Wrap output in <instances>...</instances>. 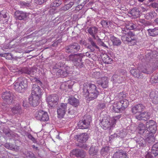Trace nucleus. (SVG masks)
Masks as SVG:
<instances>
[{"label":"nucleus","instance_id":"obj_1","mask_svg":"<svg viewBox=\"0 0 158 158\" xmlns=\"http://www.w3.org/2000/svg\"><path fill=\"white\" fill-rule=\"evenodd\" d=\"M118 96L119 100L113 104L112 109L115 112H122L128 106L129 102L127 99H125L126 96L123 92L119 93Z\"/></svg>","mask_w":158,"mask_h":158},{"label":"nucleus","instance_id":"obj_2","mask_svg":"<svg viewBox=\"0 0 158 158\" xmlns=\"http://www.w3.org/2000/svg\"><path fill=\"white\" fill-rule=\"evenodd\" d=\"M90 52H87L83 53H77L75 54H70L66 58L67 60L71 61L73 63L74 66L78 68H81L83 67V62H82V59L85 56H86L88 57H91V54Z\"/></svg>","mask_w":158,"mask_h":158},{"label":"nucleus","instance_id":"obj_3","mask_svg":"<svg viewBox=\"0 0 158 158\" xmlns=\"http://www.w3.org/2000/svg\"><path fill=\"white\" fill-rule=\"evenodd\" d=\"M54 69H59L56 73L60 77H64L71 73L73 70L72 67H70L65 64L64 62H60L56 63L54 66Z\"/></svg>","mask_w":158,"mask_h":158},{"label":"nucleus","instance_id":"obj_4","mask_svg":"<svg viewBox=\"0 0 158 158\" xmlns=\"http://www.w3.org/2000/svg\"><path fill=\"white\" fill-rule=\"evenodd\" d=\"M14 89L18 92L21 93L24 92L28 87L27 79L25 77L18 78L13 84Z\"/></svg>","mask_w":158,"mask_h":158},{"label":"nucleus","instance_id":"obj_5","mask_svg":"<svg viewBox=\"0 0 158 158\" xmlns=\"http://www.w3.org/2000/svg\"><path fill=\"white\" fill-rule=\"evenodd\" d=\"M80 46L77 43H74L70 44L64 48L65 52L71 54H75L80 49Z\"/></svg>","mask_w":158,"mask_h":158},{"label":"nucleus","instance_id":"obj_6","mask_svg":"<svg viewBox=\"0 0 158 158\" xmlns=\"http://www.w3.org/2000/svg\"><path fill=\"white\" fill-rule=\"evenodd\" d=\"M97 90V87L95 85L89 84L84 85L83 93L85 97H87L92 93Z\"/></svg>","mask_w":158,"mask_h":158},{"label":"nucleus","instance_id":"obj_7","mask_svg":"<svg viewBox=\"0 0 158 158\" xmlns=\"http://www.w3.org/2000/svg\"><path fill=\"white\" fill-rule=\"evenodd\" d=\"M126 72L125 70H121L119 72H116L112 76L114 82L118 83H121L125 78Z\"/></svg>","mask_w":158,"mask_h":158},{"label":"nucleus","instance_id":"obj_8","mask_svg":"<svg viewBox=\"0 0 158 158\" xmlns=\"http://www.w3.org/2000/svg\"><path fill=\"white\" fill-rule=\"evenodd\" d=\"M35 116L36 119L42 122H47L49 119L48 113L41 110H40L36 112Z\"/></svg>","mask_w":158,"mask_h":158},{"label":"nucleus","instance_id":"obj_9","mask_svg":"<svg viewBox=\"0 0 158 158\" xmlns=\"http://www.w3.org/2000/svg\"><path fill=\"white\" fill-rule=\"evenodd\" d=\"M13 95L10 91H6L2 94V98L6 103L8 104H11L14 103Z\"/></svg>","mask_w":158,"mask_h":158},{"label":"nucleus","instance_id":"obj_10","mask_svg":"<svg viewBox=\"0 0 158 158\" xmlns=\"http://www.w3.org/2000/svg\"><path fill=\"white\" fill-rule=\"evenodd\" d=\"M110 118H104L102 119V121H100L101 123V127L104 130L109 129H111L112 128L114 127V125H112L113 123H112Z\"/></svg>","mask_w":158,"mask_h":158},{"label":"nucleus","instance_id":"obj_11","mask_svg":"<svg viewBox=\"0 0 158 158\" xmlns=\"http://www.w3.org/2000/svg\"><path fill=\"white\" fill-rule=\"evenodd\" d=\"M67 109V104L66 103L59 104L57 108V113L58 118H63Z\"/></svg>","mask_w":158,"mask_h":158},{"label":"nucleus","instance_id":"obj_12","mask_svg":"<svg viewBox=\"0 0 158 158\" xmlns=\"http://www.w3.org/2000/svg\"><path fill=\"white\" fill-rule=\"evenodd\" d=\"M135 35L133 32L131 31L127 32L126 40L129 45L132 46L136 44L137 40L135 38H133Z\"/></svg>","mask_w":158,"mask_h":158},{"label":"nucleus","instance_id":"obj_13","mask_svg":"<svg viewBox=\"0 0 158 158\" xmlns=\"http://www.w3.org/2000/svg\"><path fill=\"white\" fill-rule=\"evenodd\" d=\"M94 38L89 37L88 38V45L86 48L89 50L90 52H94L96 49H99V47L97 46L94 40Z\"/></svg>","mask_w":158,"mask_h":158},{"label":"nucleus","instance_id":"obj_14","mask_svg":"<svg viewBox=\"0 0 158 158\" xmlns=\"http://www.w3.org/2000/svg\"><path fill=\"white\" fill-rule=\"evenodd\" d=\"M137 130L139 131L138 133L145 138L150 134L149 133V131L146 129V127L143 123H140L137 127Z\"/></svg>","mask_w":158,"mask_h":158},{"label":"nucleus","instance_id":"obj_15","mask_svg":"<svg viewBox=\"0 0 158 158\" xmlns=\"http://www.w3.org/2000/svg\"><path fill=\"white\" fill-rule=\"evenodd\" d=\"M46 100L49 105L53 107L54 104H58L59 97L56 94H53L48 96Z\"/></svg>","mask_w":158,"mask_h":158},{"label":"nucleus","instance_id":"obj_16","mask_svg":"<svg viewBox=\"0 0 158 158\" xmlns=\"http://www.w3.org/2000/svg\"><path fill=\"white\" fill-rule=\"evenodd\" d=\"M42 90V89L38 85L33 84L31 90V95L41 97Z\"/></svg>","mask_w":158,"mask_h":158},{"label":"nucleus","instance_id":"obj_17","mask_svg":"<svg viewBox=\"0 0 158 158\" xmlns=\"http://www.w3.org/2000/svg\"><path fill=\"white\" fill-rule=\"evenodd\" d=\"M145 106L142 104H138L132 107L131 111L133 114L143 112L145 109Z\"/></svg>","mask_w":158,"mask_h":158},{"label":"nucleus","instance_id":"obj_18","mask_svg":"<svg viewBox=\"0 0 158 158\" xmlns=\"http://www.w3.org/2000/svg\"><path fill=\"white\" fill-rule=\"evenodd\" d=\"M70 155H75L77 157L84 158L86 156V153L83 150L80 149L73 150L70 153Z\"/></svg>","mask_w":158,"mask_h":158},{"label":"nucleus","instance_id":"obj_19","mask_svg":"<svg viewBox=\"0 0 158 158\" xmlns=\"http://www.w3.org/2000/svg\"><path fill=\"white\" fill-rule=\"evenodd\" d=\"M40 98L31 95L29 98V104L33 107L37 106L39 104Z\"/></svg>","mask_w":158,"mask_h":158},{"label":"nucleus","instance_id":"obj_20","mask_svg":"<svg viewBox=\"0 0 158 158\" xmlns=\"http://www.w3.org/2000/svg\"><path fill=\"white\" fill-rule=\"evenodd\" d=\"M135 142L137 145H139L140 147H143L146 146V141L143 137L139 136H137L134 138Z\"/></svg>","mask_w":158,"mask_h":158},{"label":"nucleus","instance_id":"obj_21","mask_svg":"<svg viewBox=\"0 0 158 158\" xmlns=\"http://www.w3.org/2000/svg\"><path fill=\"white\" fill-rule=\"evenodd\" d=\"M8 14L5 9L0 11V22L4 23L7 21Z\"/></svg>","mask_w":158,"mask_h":158},{"label":"nucleus","instance_id":"obj_22","mask_svg":"<svg viewBox=\"0 0 158 158\" xmlns=\"http://www.w3.org/2000/svg\"><path fill=\"white\" fill-rule=\"evenodd\" d=\"M87 31L91 35L94 40L96 39V35L98 33V28L95 26L87 28Z\"/></svg>","mask_w":158,"mask_h":158},{"label":"nucleus","instance_id":"obj_23","mask_svg":"<svg viewBox=\"0 0 158 158\" xmlns=\"http://www.w3.org/2000/svg\"><path fill=\"white\" fill-rule=\"evenodd\" d=\"M98 84L102 88H106L108 85V80L106 77H102L101 79L97 81Z\"/></svg>","mask_w":158,"mask_h":158},{"label":"nucleus","instance_id":"obj_24","mask_svg":"<svg viewBox=\"0 0 158 158\" xmlns=\"http://www.w3.org/2000/svg\"><path fill=\"white\" fill-rule=\"evenodd\" d=\"M68 103L73 106L76 107L79 104L78 99L76 98L74 96H71L69 97L68 99Z\"/></svg>","mask_w":158,"mask_h":158},{"label":"nucleus","instance_id":"obj_25","mask_svg":"<svg viewBox=\"0 0 158 158\" xmlns=\"http://www.w3.org/2000/svg\"><path fill=\"white\" fill-rule=\"evenodd\" d=\"M15 18L20 20H23L27 17L25 13L22 11H17L15 13Z\"/></svg>","mask_w":158,"mask_h":158},{"label":"nucleus","instance_id":"obj_26","mask_svg":"<svg viewBox=\"0 0 158 158\" xmlns=\"http://www.w3.org/2000/svg\"><path fill=\"white\" fill-rule=\"evenodd\" d=\"M11 112L14 115L20 114L22 113V109L19 104L14 106L11 109Z\"/></svg>","mask_w":158,"mask_h":158},{"label":"nucleus","instance_id":"obj_27","mask_svg":"<svg viewBox=\"0 0 158 158\" xmlns=\"http://www.w3.org/2000/svg\"><path fill=\"white\" fill-rule=\"evenodd\" d=\"M110 40L114 46H119L121 45L122 42L120 39L113 35H110Z\"/></svg>","mask_w":158,"mask_h":158},{"label":"nucleus","instance_id":"obj_28","mask_svg":"<svg viewBox=\"0 0 158 158\" xmlns=\"http://www.w3.org/2000/svg\"><path fill=\"white\" fill-rule=\"evenodd\" d=\"M4 146L7 149L12 150L16 151L19 149V147L17 146L15 143H6Z\"/></svg>","mask_w":158,"mask_h":158},{"label":"nucleus","instance_id":"obj_29","mask_svg":"<svg viewBox=\"0 0 158 158\" xmlns=\"http://www.w3.org/2000/svg\"><path fill=\"white\" fill-rule=\"evenodd\" d=\"M78 141L80 143L85 142L88 139V136L86 133H83L77 137Z\"/></svg>","mask_w":158,"mask_h":158},{"label":"nucleus","instance_id":"obj_30","mask_svg":"<svg viewBox=\"0 0 158 158\" xmlns=\"http://www.w3.org/2000/svg\"><path fill=\"white\" fill-rule=\"evenodd\" d=\"M130 73L134 77L137 78L142 77V74L138 69H131L130 70Z\"/></svg>","mask_w":158,"mask_h":158},{"label":"nucleus","instance_id":"obj_31","mask_svg":"<svg viewBox=\"0 0 158 158\" xmlns=\"http://www.w3.org/2000/svg\"><path fill=\"white\" fill-rule=\"evenodd\" d=\"M148 35L150 36L155 37L158 36V27L153 29H149L147 30Z\"/></svg>","mask_w":158,"mask_h":158},{"label":"nucleus","instance_id":"obj_32","mask_svg":"<svg viewBox=\"0 0 158 158\" xmlns=\"http://www.w3.org/2000/svg\"><path fill=\"white\" fill-rule=\"evenodd\" d=\"M102 58L103 61L106 64H111L112 62V59L111 58L110 56H109L106 54L103 55Z\"/></svg>","mask_w":158,"mask_h":158},{"label":"nucleus","instance_id":"obj_33","mask_svg":"<svg viewBox=\"0 0 158 158\" xmlns=\"http://www.w3.org/2000/svg\"><path fill=\"white\" fill-rule=\"evenodd\" d=\"M151 152L155 156L158 155V142L155 143L152 145Z\"/></svg>","mask_w":158,"mask_h":158},{"label":"nucleus","instance_id":"obj_34","mask_svg":"<svg viewBox=\"0 0 158 158\" xmlns=\"http://www.w3.org/2000/svg\"><path fill=\"white\" fill-rule=\"evenodd\" d=\"M20 71L22 73H25L29 75H32L33 72L32 68L27 67L23 68L20 69Z\"/></svg>","mask_w":158,"mask_h":158},{"label":"nucleus","instance_id":"obj_35","mask_svg":"<svg viewBox=\"0 0 158 158\" xmlns=\"http://www.w3.org/2000/svg\"><path fill=\"white\" fill-rule=\"evenodd\" d=\"M112 158H128V157H127V153L117 152L114 154Z\"/></svg>","mask_w":158,"mask_h":158},{"label":"nucleus","instance_id":"obj_36","mask_svg":"<svg viewBox=\"0 0 158 158\" xmlns=\"http://www.w3.org/2000/svg\"><path fill=\"white\" fill-rule=\"evenodd\" d=\"M81 118L85 123L86 125L89 127L90 125L91 122V118L90 115H85L84 116L81 117Z\"/></svg>","mask_w":158,"mask_h":158},{"label":"nucleus","instance_id":"obj_37","mask_svg":"<svg viewBox=\"0 0 158 158\" xmlns=\"http://www.w3.org/2000/svg\"><path fill=\"white\" fill-rule=\"evenodd\" d=\"M146 138L145 139L146 141V143H147L149 145L152 144L155 141V139L154 136L152 135H149L146 137Z\"/></svg>","mask_w":158,"mask_h":158},{"label":"nucleus","instance_id":"obj_38","mask_svg":"<svg viewBox=\"0 0 158 158\" xmlns=\"http://www.w3.org/2000/svg\"><path fill=\"white\" fill-rule=\"evenodd\" d=\"M99 94V92L97 90L94 91V92L92 93L89 95H88V99L89 101L92 100L96 99L98 97Z\"/></svg>","mask_w":158,"mask_h":158},{"label":"nucleus","instance_id":"obj_39","mask_svg":"<svg viewBox=\"0 0 158 158\" xmlns=\"http://www.w3.org/2000/svg\"><path fill=\"white\" fill-rule=\"evenodd\" d=\"M132 16L137 18L139 17L140 15V12L138 9L135 8H133L131 10L130 12Z\"/></svg>","mask_w":158,"mask_h":158},{"label":"nucleus","instance_id":"obj_40","mask_svg":"<svg viewBox=\"0 0 158 158\" xmlns=\"http://www.w3.org/2000/svg\"><path fill=\"white\" fill-rule=\"evenodd\" d=\"M78 125L79 127V128L80 129H86L88 127V126L86 125L85 123L83 121V120L81 118L79 121Z\"/></svg>","mask_w":158,"mask_h":158},{"label":"nucleus","instance_id":"obj_41","mask_svg":"<svg viewBox=\"0 0 158 158\" xmlns=\"http://www.w3.org/2000/svg\"><path fill=\"white\" fill-rule=\"evenodd\" d=\"M98 152V149L97 147L92 146L90 147L89 150V154L91 156H94L97 155Z\"/></svg>","mask_w":158,"mask_h":158},{"label":"nucleus","instance_id":"obj_42","mask_svg":"<svg viewBox=\"0 0 158 158\" xmlns=\"http://www.w3.org/2000/svg\"><path fill=\"white\" fill-rule=\"evenodd\" d=\"M110 148L108 146H106L102 148L101 151V153L102 155L105 156L107 154L110 150Z\"/></svg>","mask_w":158,"mask_h":158},{"label":"nucleus","instance_id":"obj_43","mask_svg":"<svg viewBox=\"0 0 158 158\" xmlns=\"http://www.w3.org/2000/svg\"><path fill=\"white\" fill-rule=\"evenodd\" d=\"M141 115L143 118V120H144L145 121H146L148 119H149L150 116V113L147 111L142 112H141Z\"/></svg>","mask_w":158,"mask_h":158},{"label":"nucleus","instance_id":"obj_44","mask_svg":"<svg viewBox=\"0 0 158 158\" xmlns=\"http://www.w3.org/2000/svg\"><path fill=\"white\" fill-rule=\"evenodd\" d=\"M62 0H56L50 4V7H58L62 3Z\"/></svg>","mask_w":158,"mask_h":158},{"label":"nucleus","instance_id":"obj_45","mask_svg":"<svg viewBox=\"0 0 158 158\" xmlns=\"http://www.w3.org/2000/svg\"><path fill=\"white\" fill-rule=\"evenodd\" d=\"M156 13L155 12H150L148 13L145 15V18L147 19H151L154 18Z\"/></svg>","mask_w":158,"mask_h":158},{"label":"nucleus","instance_id":"obj_46","mask_svg":"<svg viewBox=\"0 0 158 158\" xmlns=\"http://www.w3.org/2000/svg\"><path fill=\"white\" fill-rule=\"evenodd\" d=\"M73 2H70L68 4L65 5L62 8V10H67L70 8L74 4Z\"/></svg>","mask_w":158,"mask_h":158},{"label":"nucleus","instance_id":"obj_47","mask_svg":"<svg viewBox=\"0 0 158 158\" xmlns=\"http://www.w3.org/2000/svg\"><path fill=\"white\" fill-rule=\"evenodd\" d=\"M157 125H154L153 126H151L147 128V130L149 131V133L151 132L152 133H155L157 131Z\"/></svg>","mask_w":158,"mask_h":158},{"label":"nucleus","instance_id":"obj_48","mask_svg":"<svg viewBox=\"0 0 158 158\" xmlns=\"http://www.w3.org/2000/svg\"><path fill=\"white\" fill-rule=\"evenodd\" d=\"M154 125H157L156 123L153 120H149L146 122V126L147 128L153 126Z\"/></svg>","mask_w":158,"mask_h":158},{"label":"nucleus","instance_id":"obj_49","mask_svg":"<svg viewBox=\"0 0 158 158\" xmlns=\"http://www.w3.org/2000/svg\"><path fill=\"white\" fill-rule=\"evenodd\" d=\"M121 117V115H118L117 116H114L113 118H110L111 120V121H112V123H113L112 125H114L115 126V125L116 123V121L118 120Z\"/></svg>","mask_w":158,"mask_h":158},{"label":"nucleus","instance_id":"obj_50","mask_svg":"<svg viewBox=\"0 0 158 158\" xmlns=\"http://www.w3.org/2000/svg\"><path fill=\"white\" fill-rule=\"evenodd\" d=\"M76 110H74L72 108H70L69 109V111L68 112V115L72 116V118H73L74 117V115L76 114Z\"/></svg>","mask_w":158,"mask_h":158},{"label":"nucleus","instance_id":"obj_51","mask_svg":"<svg viewBox=\"0 0 158 158\" xmlns=\"http://www.w3.org/2000/svg\"><path fill=\"white\" fill-rule=\"evenodd\" d=\"M110 22H108L106 20H102L101 22V24L103 27L107 28L109 27V25L110 24Z\"/></svg>","mask_w":158,"mask_h":158},{"label":"nucleus","instance_id":"obj_52","mask_svg":"<svg viewBox=\"0 0 158 158\" xmlns=\"http://www.w3.org/2000/svg\"><path fill=\"white\" fill-rule=\"evenodd\" d=\"M128 27H126L127 29H128L129 30H139V29L137 28V27L136 25L133 23H131L129 24L128 26Z\"/></svg>","mask_w":158,"mask_h":158},{"label":"nucleus","instance_id":"obj_53","mask_svg":"<svg viewBox=\"0 0 158 158\" xmlns=\"http://www.w3.org/2000/svg\"><path fill=\"white\" fill-rule=\"evenodd\" d=\"M135 143L136 142L135 140L134 139V138L133 139H131L129 142V147L131 148H134L135 145Z\"/></svg>","mask_w":158,"mask_h":158},{"label":"nucleus","instance_id":"obj_54","mask_svg":"<svg viewBox=\"0 0 158 158\" xmlns=\"http://www.w3.org/2000/svg\"><path fill=\"white\" fill-rule=\"evenodd\" d=\"M20 3L21 6L23 7H29L31 6L30 3L24 2H21Z\"/></svg>","mask_w":158,"mask_h":158},{"label":"nucleus","instance_id":"obj_55","mask_svg":"<svg viewBox=\"0 0 158 158\" xmlns=\"http://www.w3.org/2000/svg\"><path fill=\"white\" fill-rule=\"evenodd\" d=\"M4 57L9 60H11L13 58L12 54L9 53H4Z\"/></svg>","mask_w":158,"mask_h":158},{"label":"nucleus","instance_id":"obj_56","mask_svg":"<svg viewBox=\"0 0 158 158\" xmlns=\"http://www.w3.org/2000/svg\"><path fill=\"white\" fill-rule=\"evenodd\" d=\"M141 112L138 113L135 115V118L139 120H143V118L141 115Z\"/></svg>","mask_w":158,"mask_h":158},{"label":"nucleus","instance_id":"obj_57","mask_svg":"<svg viewBox=\"0 0 158 158\" xmlns=\"http://www.w3.org/2000/svg\"><path fill=\"white\" fill-rule=\"evenodd\" d=\"M48 0H35V2L37 4L41 5L46 2Z\"/></svg>","mask_w":158,"mask_h":158},{"label":"nucleus","instance_id":"obj_58","mask_svg":"<svg viewBox=\"0 0 158 158\" xmlns=\"http://www.w3.org/2000/svg\"><path fill=\"white\" fill-rule=\"evenodd\" d=\"M141 73H144L148 74L151 73L152 72L151 71H150L149 70H148V69H142L141 70Z\"/></svg>","mask_w":158,"mask_h":158},{"label":"nucleus","instance_id":"obj_59","mask_svg":"<svg viewBox=\"0 0 158 158\" xmlns=\"http://www.w3.org/2000/svg\"><path fill=\"white\" fill-rule=\"evenodd\" d=\"M33 78H34V81L36 82V83L38 85H39L41 86H42L43 84L42 82L39 79L35 77H33Z\"/></svg>","mask_w":158,"mask_h":158},{"label":"nucleus","instance_id":"obj_60","mask_svg":"<svg viewBox=\"0 0 158 158\" xmlns=\"http://www.w3.org/2000/svg\"><path fill=\"white\" fill-rule=\"evenodd\" d=\"M93 76L95 78H98L100 77V73L99 72H94L93 74Z\"/></svg>","mask_w":158,"mask_h":158},{"label":"nucleus","instance_id":"obj_61","mask_svg":"<svg viewBox=\"0 0 158 158\" xmlns=\"http://www.w3.org/2000/svg\"><path fill=\"white\" fill-rule=\"evenodd\" d=\"M61 40L60 39L56 40L52 44V46L53 47H56L57 46L58 44L60 43L61 42Z\"/></svg>","mask_w":158,"mask_h":158},{"label":"nucleus","instance_id":"obj_62","mask_svg":"<svg viewBox=\"0 0 158 158\" xmlns=\"http://www.w3.org/2000/svg\"><path fill=\"white\" fill-rule=\"evenodd\" d=\"M150 6L154 8H158V3L156 2L152 3L150 4Z\"/></svg>","mask_w":158,"mask_h":158},{"label":"nucleus","instance_id":"obj_63","mask_svg":"<svg viewBox=\"0 0 158 158\" xmlns=\"http://www.w3.org/2000/svg\"><path fill=\"white\" fill-rule=\"evenodd\" d=\"M27 154L29 158H34L35 156L34 154L31 152H27Z\"/></svg>","mask_w":158,"mask_h":158},{"label":"nucleus","instance_id":"obj_64","mask_svg":"<svg viewBox=\"0 0 158 158\" xmlns=\"http://www.w3.org/2000/svg\"><path fill=\"white\" fill-rule=\"evenodd\" d=\"M152 79L154 81L153 82L155 83H158V77L157 76L155 75L152 77Z\"/></svg>","mask_w":158,"mask_h":158}]
</instances>
